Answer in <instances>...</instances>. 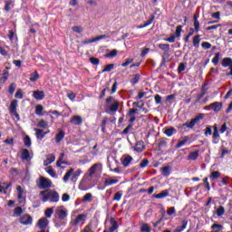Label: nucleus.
<instances>
[{
    "label": "nucleus",
    "instance_id": "1",
    "mask_svg": "<svg viewBox=\"0 0 232 232\" xmlns=\"http://www.w3.org/2000/svg\"><path fill=\"white\" fill-rule=\"evenodd\" d=\"M42 202H59V193L55 190H43L39 194Z\"/></svg>",
    "mask_w": 232,
    "mask_h": 232
},
{
    "label": "nucleus",
    "instance_id": "2",
    "mask_svg": "<svg viewBox=\"0 0 232 232\" xmlns=\"http://www.w3.org/2000/svg\"><path fill=\"white\" fill-rule=\"evenodd\" d=\"M82 174V170L81 169H78L76 171L73 169H70L63 176V180L66 184L68 180H70L71 179V181H72L73 184H75V182L79 180V177H81Z\"/></svg>",
    "mask_w": 232,
    "mask_h": 232
},
{
    "label": "nucleus",
    "instance_id": "3",
    "mask_svg": "<svg viewBox=\"0 0 232 232\" xmlns=\"http://www.w3.org/2000/svg\"><path fill=\"white\" fill-rule=\"evenodd\" d=\"M54 217L56 218L57 227H61V226H66V223L63 220L68 217V210L66 208H58L55 210Z\"/></svg>",
    "mask_w": 232,
    "mask_h": 232
},
{
    "label": "nucleus",
    "instance_id": "4",
    "mask_svg": "<svg viewBox=\"0 0 232 232\" xmlns=\"http://www.w3.org/2000/svg\"><path fill=\"white\" fill-rule=\"evenodd\" d=\"M101 169H102V165L101 163H96L93 164L89 169L88 172L85 173V175H87L88 178L93 179V177H95L97 175V173H99V171H101Z\"/></svg>",
    "mask_w": 232,
    "mask_h": 232
},
{
    "label": "nucleus",
    "instance_id": "5",
    "mask_svg": "<svg viewBox=\"0 0 232 232\" xmlns=\"http://www.w3.org/2000/svg\"><path fill=\"white\" fill-rule=\"evenodd\" d=\"M37 186L39 189H48V188H52V180L41 176L37 182Z\"/></svg>",
    "mask_w": 232,
    "mask_h": 232
},
{
    "label": "nucleus",
    "instance_id": "6",
    "mask_svg": "<svg viewBox=\"0 0 232 232\" xmlns=\"http://www.w3.org/2000/svg\"><path fill=\"white\" fill-rule=\"evenodd\" d=\"M201 119H204V114L199 113L198 116H196L194 119H192L190 121H187L186 123H183L181 125V128H195V125L198 124V122L200 121Z\"/></svg>",
    "mask_w": 232,
    "mask_h": 232
},
{
    "label": "nucleus",
    "instance_id": "7",
    "mask_svg": "<svg viewBox=\"0 0 232 232\" xmlns=\"http://www.w3.org/2000/svg\"><path fill=\"white\" fill-rule=\"evenodd\" d=\"M17 103H18L17 100H13L11 102V104L9 106V113L10 115H13L14 117H15L17 121H20L21 117L19 116V113H17V106H19Z\"/></svg>",
    "mask_w": 232,
    "mask_h": 232
},
{
    "label": "nucleus",
    "instance_id": "8",
    "mask_svg": "<svg viewBox=\"0 0 232 232\" xmlns=\"http://www.w3.org/2000/svg\"><path fill=\"white\" fill-rule=\"evenodd\" d=\"M90 182H92V179L88 178V175L84 174L78 186L79 189H81V191H88V189H90V187H88V184H90Z\"/></svg>",
    "mask_w": 232,
    "mask_h": 232
},
{
    "label": "nucleus",
    "instance_id": "9",
    "mask_svg": "<svg viewBox=\"0 0 232 232\" xmlns=\"http://www.w3.org/2000/svg\"><path fill=\"white\" fill-rule=\"evenodd\" d=\"M222 106H224L222 102H215L210 103L209 105L205 106L204 110H207L208 111L213 110L214 113H218V111L222 110Z\"/></svg>",
    "mask_w": 232,
    "mask_h": 232
},
{
    "label": "nucleus",
    "instance_id": "10",
    "mask_svg": "<svg viewBox=\"0 0 232 232\" xmlns=\"http://www.w3.org/2000/svg\"><path fill=\"white\" fill-rule=\"evenodd\" d=\"M87 218H88V215L86 214H79L76 217V218L71 222V224L74 227L84 226V223L86 222Z\"/></svg>",
    "mask_w": 232,
    "mask_h": 232
},
{
    "label": "nucleus",
    "instance_id": "11",
    "mask_svg": "<svg viewBox=\"0 0 232 232\" xmlns=\"http://www.w3.org/2000/svg\"><path fill=\"white\" fill-rule=\"evenodd\" d=\"M221 66H223V68H228L230 72H227V77H232V58H223V60L221 61Z\"/></svg>",
    "mask_w": 232,
    "mask_h": 232
},
{
    "label": "nucleus",
    "instance_id": "12",
    "mask_svg": "<svg viewBox=\"0 0 232 232\" xmlns=\"http://www.w3.org/2000/svg\"><path fill=\"white\" fill-rule=\"evenodd\" d=\"M34 159V153L30 152L28 149H22L21 150V160L24 162H30Z\"/></svg>",
    "mask_w": 232,
    "mask_h": 232
},
{
    "label": "nucleus",
    "instance_id": "13",
    "mask_svg": "<svg viewBox=\"0 0 232 232\" xmlns=\"http://www.w3.org/2000/svg\"><path fill=\"white\" fill-rule=\"evenodd\" d=\"M132 161L133 157H131L130 154H124L121 158V163L122 164L123 168H128Z\"/></svg>",
    "mask_w": 232,
    "mask_h": 232
},
{
    "label": "nucleus",
    "instance_id": "14",
    "mask_svg": "<svg viewBox=\"0 0 232 232\" xmlns=\"http://www.w3.org/2000/svg\"><path fill=\"white\" fill-rule=\"evenodd\" d=\"M50 221L46 218H42L38 220L36 227L38 229H48Z\"/></svg>",
    "mask_w": 232,
    "mask_h": 232
},
{
    "label": "nucleus",
    "instance_id": "15",
    "mask_svg": "<svg viewBox=\"0 0 232 232\" xmlns=\"http://www.w3.org/2000/svg\"><path fill=\"white\" fill-rule=\"evenodd\" d=\"M108 37H110V35L102 34L92 39L82 41V44H91V43H97V41H102V39H108Z\"/></svg>",
    "mask_w": 232,
    "mask_h": 232
},
{
    "label": "nucleus",
    "instance_id": "16",
    "mask_svg": "<svg viewBox=\"0 0 232 232\" xmlns=\"http://www.w3.org/2000/svg\"><path fill=\"white\" fill-rule=\"evenodd\" d=\"M212 142L213 144H218V142H220V134L218 133V126H217V124L214 125Z\"/></svg>",
    "mask_w": 232,
    "mask_h": 232
},
{
    "label": "nucleus",
    "instance_id": "17",
    "mask_svg": "<svg viewBox=\"0 0 232 232\" xmlns=\"http://www.w3.org/2000/svg\"><path fill=\"white\" fill-rule=\"evenodd\" d=\"M32 222L33 218L28 214H24L20 218V224H23L24 226H29L30 224H32Z\"/></svg>",
    "mask_w": 232,
    "mask_h": 232
},
{
    "label": "nucleus",
    "instance_id": "18",
    "mask_svg": "<svg viewBox=\"0 0 232 232\" xmlns=\"http://www.w3.org/2000/svg\"><path fill=\"white\" fill-rule=\"evenodd\" d=\"M188 141H189L188 136L181 137L178 140V143L176 144V150L182 148V146H186V144H188Z\"/></svg>",
    "mask_w": 232,
    "mask_h": 232
},
{
    "label": "nucleus",
    "instance_id": "19",
    "mask_svg": "<svg viewBox=\"0 0 232 232\" xmlns=\"http://www.w3.org/2000/svg\"><path fill=\"white\" fill-rule=\"evenodd\" d=\"M70 123L74 126H81V124H82V117L80 115H74L72 117Z\"/></svg>",
    "mask_w": 232,
    "mask_h": 232
},
{
    "label": "nucleus",
    "instance_id": "20",
    "mask_svg": "<svg viewBox=\"0 0 232 232\" xmlns=\"http://www.w3.org/2000/svg\"><path fill=\"white\" fill-rule=\"evenodd\" d=\"M146 150V147L144 146V141L139 140L136 142V146L134 147V151H137L138 153H142Z\"/></svg>",
    "mask_w": 232,
    "mask_h": 232
},
{
    "label": "nucleus",
    "instance_id": "21",
    "mask_svg": "<svg viewBox=\"0 0 232 232\" xmlns=\"http://www.w3.org/2000/svg\"><path fill=\"white\" fill-rule=\"evenodd\" d=\"M65 136H66V132H64V130L59 129L58 133H56V135H55V142L57 144L61 143V140H63V139H64Z\"/></svg>",
    "mask_w": 232,
    "mask_h": 232
},
{
    "label": "nucleus",
    "instance_id": "22",
    "mask_svg": "<svg viewBox=\"0 0 232 232\" xmlns=\"http://www.w3.org/2000/svg\"><path fill=\"white\" fill-rule=\"evenodd\" d=\"M53 162H55V155L48 154L46 160H44V166H49V164H52Z\"/></svg>",
    "mask_w": 232,
    "mask_h": 232
},
{
    "label": "nucleus",
    "instance_id": "23",
    "mask_svg": "<svg viewBox=\"0 0 232 232\" xmlns=\"http://www.w3.org/2000/svg\"><path fill=\"white\" fill-rule=\"evenodd\" d=\"M34 131H35L36 139H38V140H43L44 137L46 136V132H44V130L41 129L34 128Z\"/></svg>",
    "mask_w": 232,
    "mask_h": 232
},
{
    "label": "nucleus",
    "instance_id": "24",
    "mask_svg": "<svg viewBox=\"0 0 232 232\" xmlns=\"http://www.w3.org/2000/svg\"><path fill=\"white\" fill-rule=\"evenodd\" d=\"M33 97L36 99V101H43V99H44V92L34 91L33 93Z\"/></svg>",
    "mask_w": 232,
    "mask_h": 232
},
{
    "label": "nucleus",
    "instance_id": "25",
    "mask_svg": "<svg viewBox=\"0 0 232 232\" xmlns=\"http://www.w3.org/2000/svg\"><path fill=\"white\" fill-rule=\"evenodd\" d=\"M167 137H173L175 133H177V129L174 127H170L169 129H166L163 132Z\"/></svg>",
    "mask_w": 232,
    "mask_h": 232
},
{
    "label": "nucleus",
    "instance_id": "26",
    "mask_svg": "<svg viewBox=\"0 0 232 232\" xmlns=\"http://www.w3.org/2000/svg\"><path fill=\"white\" fill-rule=\"evenodd\" d=\"M200 153V150H195L188 154V160H197L198 159V155Z\"/></svg>",
    "mask_w": 232,
    "mask_h": 232
},
{
    "label": "nucleus",
    "instance_id": "27",
    "mask_svg": "<svg viewBox=\"0 0 232 232\" xmlns=\"http://www.w3.org/2000/svg\"><path fill=\"white\" fill-rule=\"evenodd\" d=\"M160 171H161V175H163V177H168L171 173V167L165 166L160 169Z\"/></svg>",
    "mask_w": 232,
    "mask_h": 232
},
{
    "label": "nucleus",
    "instance_id": "28",
    "mask_svg": "<svg viewBox=\"0 0 232 232\" xmlns=\"http://www.w3.org/2000/svg\"><path fill=\"white\" fill-rule=\"evenodd\" d=\"M169 196V191L168 189L162 190L160 193L154 195V198H164Z\"/></svg>",
    "mask_w": 232,
    "mask_h": 232
},
{
    "label": "nucleus",
    "instance_id": "29",
    "mask_svg": "<svg viewBox=\"0 0 232 232\" xmlns=\"http://www.w3.org/2000/svg\"><path fill=\"white\" fill-rule=\"evenodd\" d=\"M80 232H95V228L93 227V224H87Z\"/></svg>",
    "mask_w": 232,
    "mask_h": 232
},
{
    "label": "nucleus",
    "instance_id": "30",
    "mask_svg": "<svg viewBox=\"0 0 232 232\" xmlns=\"http://www.w3.org/2000/svg\"><path fill=\"white\" fill-rule=\"evenodd\" d=\"M45 171L48 173V175L53 177V179H57V173H55V170H53V168H52V166L47 167L45 169Z\"/></svg>",
    "mask_w": 232,
    "mask_h": 232
},
{
    "label": "nucleus",
    "instance_id": "31",
    "mask_svg": "<svg viewBox=\"0 0 232 232\" xmlns=\"http://www.w3.org/2000/svg\"><path fill=\"white\" fill-rule=\"evenodd\" d=\"M119 182V179H106L104 181L105 188L108 186H113V184H117Z\"/></svg>",
    "mask_w": 232,
    "mask_h": 232
},
{
    "label": "nucleus",
    "instance_id": "32",
    "mask_svg": "<svg viewBox=\"0 0 232 232\" xmlns=\"http://www.w3.org/2000/svg\"><path fill=\"white\" fill-rule=\"evenodd\" d=\"M192 43L195 48H198L200 46V34L194 36Z\"/></svg>",
    "mask_w": 232,
    "mask_h": 232
},
{
    "label": "nucleus",
    "instance_id": "33",
    "mask_svg": "<svg viewBox=\"0 0 232 232\" xmlns=\"http://www.w3.org/2000/svg\"><path fill=\"white\" fill-rule=\"evenodd\" d=\"M188 227V220L182 221V226L177 227L176 229L174 230L175 232H182L184 229Z\"/></svg>",
    "mask_w": 232,
    "mask_h": 232
},
{
    "label": "nucleus",
    "instance_id": "34",
    "mask_svg": "<svg viewBox=\"0 0 232 232\" xmlns=\"http://www.w3.org/2000/svg\"><path fill=\"white\" fill-rule=\"evenodd\" d=\"M139 81H140V74H134L130 79V84H132V86H135V84H137Z\"/></svg>",
    "mask_w": 232,
    "mask_h": 232
},
{
    "label": "nucleus",
    "instance_id": "35",
    "mask_svg": "<svg viewBox=\"0 0 232 232\" xmlns=\"http://www.w3.org/2000/svg\"><path fill=\"white\" fill-rule=\"evenodd\" d=\"M119 101H114L113 104L110 106V111H117L119 110Z\"/></svg>",
    "mask_w": 232,
    "mask_h": 232
},
{
    "label": "nucleus",
    "instance_id": "36",
    "mask_svg": "<svg viewBox=\"0 0 232 232\" xmlns=\"http://www.w3.org/2000/svg\"><path fill=\"white\" fill-rule=\"evenodd\" d=\"M140 231L141 232H151V227L148 223H143L140 227Z\"/></svg>",
    "mask_w": 232,
    "mask_h": 232
},
{
    "label": "nucleus",
    "instance_id": "37",
    "mask_svg": "<svg viewBox=\"0 0 232 232\" xmlns=\"http://www.w3.org/2000/svg\"><path fill=\"white\" fill-rule=\"evenodd\" d=\"M45 218H52V215H53V208H49L44 211Z\"/></svg>",
    "mask_w": 232,
    "mask_h": 232
},
{
    "label": "nucleus",
    "instance_id": "38",
    "mask_svg": "<svg viewBox=\"0 0 232 232\" xmlns=\"http://www.w3.org/2000/svg\"><path fill=\"white\" fill-rule=\"evenodd\" d=\"M8 76H9L8 71H5L3 77L0 78V83L5 84L6 81H8Z\"/></svg>",
    "mask_w": 232,
    "mask_h": 232
},
{
    "label": "nucleus",
    "instance_id": "39",
    "mask_svg": "<svg viewBox=\"0 0 232 232\" xmlns=\"http://www.w3.org/2000/svg\"><path fill=\"white\" fill-rule=\"evenodd\" d=\"M16 190L18 191V199L21 200V198H23V195H24V188L21 186H17Z\"/></svg>",
    "mask_w": 232,
    "mask_h": 232
},
{
    "label": "nucleus",
    "instance_id": "40",
    "mask_svg": "<svg viewBox=\"0 0 232 232\" xmlns=\"http://www.w3.org/2000/svg\"><path fill=\"white\" fill-rule=\"evenodd\" d=\"M158 148L159 150H164V148H168V141H166V140H160Z\"/></svg>",
    "mask_w": 232,
    "mask_h": 232
},
{
    "label": "nucleus",
    "instance_id": "41",
    "mask_svg": "<svg viewBox=\"0 0 232 232\" xmlns=\"http://www.w3.org/2000/svg\"><path fill=\"white\" fill-rule=\"evenodd\" d=\"M121 198H122V190H120L114 194V197L112 200H116V202L121 201Z\"/></svg>",
    "mask_w": 232,
    "mask_h": 232
},
{
    "label": "nucleus",
    "instance_id": "42",
    "mask_svg": "<svg viewBox=\"0 0 232 232\" xmlns=\"http://www.w3.org/2000/svg\"><path fill=\"white\" fill-rule=\"evenodd\" d=\"M219 177H220V172L212 171L210 176H209V179H210V180H217V179H218Z\"/></svg>",
    "mask_w": 232,
    "mask_h": 232
},
{
    "label": "nucleus",
    "instance_id": "43",
    "mask_svg": "<svg viewBox=\"0 0 232 232\" xmlns=\"http://www.w3.org/2000/svg\"><path fill=\"white\" fill-rule=\"evenodd\" d=\"M10 186H12V183L0 182V188L5 191V193L8 190V188H10Z\"/></svg>",
    "mask_w": 232,
    "mask_h": 232
},
{
    "label": "nucleus",
    "instance_id": "44",
    "mask_svg": "<svg viewBox=\"0 0 232 232\" xmlns=\"http://www.w3.org/2000/svg\"><path fill=\"white\" fill-rule=\"evenodd\" d=\"M24 144L26 148H30V146H32V140L30 139V136H25L24 138Z\"/></svg>",
    "mask_w": 232,
    "mask_h": 232
},
{
    "label": "nucleus",
    "instance_id": "45",
    "mask_svg": "<svg viewBox=\"0 0 232 232\" xmlns=\"http://www.w3.org/2000/svg\"><path fill=\"white\" fill-rule=\"evenodd\" d=\"M92 197H93L92 193H86L82 198V202H92Z\"/></svg>",
    "mask_w": 232,
    "mask_h": 232
},
{
    "label": "nucleus",
    "instance_id": "46",
    "mask_svg": "<svg viewBox=\"0 0 232 232\" xmlns=\"http://www.w3.org/2000/svg\"><path fill=\"white\" fill-rule=\"evenodd\" d=\"M116 229H119V224L117 223V221H113L111 223V227L107 231L108 232H114V231H116Z\"/></svg>",
    "mask_w": 232,
    "mask_h": 232
},
{
    "label": "nucleus",
    "instance_id": "47",
    "mask_svg": "<svg viewBox=\"0 0 232 232\" xmlns=\"http://www.w3.org/2000/svg\"><path fill=\"white\" fill-rule=\"evenodd\" d=\"M218 61H220V53H217L214 56V58L212 59V63L214 64V66L218 65Z\"/></svg>",
    "mask_w": 232,
    "mask_h": 232
},
{
    "label": "nucleus",
    "instance_id": "48",
    "mask_svg": "<svg viewBox=\"0 0 232 232\" xmlns=\"http://www.w3.org/2000/svg\"><path fill=\"white\" fill-rule=\"evenodd\" d=\"M211 229H214L219 232V231H222V229H224V226L215 223L211 226Z\"/></svg>",
    "mask_w": 232,
    "mask_h": 232
},
{
    "label": "nucleus",
    "instance_id": "49",
    "mask_svg": "<svg viewBox=\"0 0 232 232\" xmlns=\"http://www.w3.org/2000/svg\"><path fill=\"white\" fill-rule=\"evenodd\" d=\"M113 68H115V65L113 63L107 64L104 67V69L102 70V73H104L106 72H111V70H113Z\"/></svg>",
    "mask_w": 232,
    "mask_h": 232
},
{
    "label": "nucleus",
    "instance_id": "50",
    "mask_svg": "<svg viewBox=\"0 0 232 232\" xmlns=\"http://www.w3.org/2000/svg\"><path fill=\"white\" fill-rule=\"evenodd\" d=\"M44 110V109L43 108V105H37L36 108H35L36 115H39L40 117H42Z\"/></svg>",
    "mask_w": 232,
    "mask_h": 232
},
{
    "label": "nucleus",
    "instance_id": "51",
    "mask_svg": "<svg viewBox=\"0 0 232 232\" xmlns=\"http://www.w3.org/2000/svg\"><path fill=\"white\" fill-rule=\"evenodd\" d=\"M37 79H39V73L37 72L31 73V77H30L31 82H35Z\"/></svg>",
    "mask_w": 232,
    "mask_h": 232
},
{
    "label": "nucleus",
    "instance_id": "52",
    "mask_svg": "<svg viewBox=\"0 0 232 232\" xmlns=\"http://www.w3.org/2000/svg\"><path fill=\"white\" fill-rule=\"evenodd\" d=\"M153 21H155V14H150L149 16V20L144 23V26H150V24H151V23H153Z\"/></svg>",
    "mask_w": 232,
    "mask_h": 232
},
{
    "label": "nucleus",
    "instance_id": "53",
    "mask_svg": "<svg viewBox=\"0 0 232 232\" xmlns=\"http://www.w3.org/2000/svg\"><path fill=\"white\" fill-rule=\"evenodd\" d=\"M209 135H213V130L211 126H207L205 129V136L209 137Z\"/></svg>",
    "mask_w": 232,
    "mask_h": 232
},
{
    "label": "nucleus",
    "instance_id": "54",
    "mask_svg": "<svg viewBox=\"0 0 232 232\" xmlns=\"http://www.w3.org/2000/svg\"><path fill=\"white\" fill-rule=\"evenodd\" d=\"M159 48L164 50L165 52H169V44H160Z\"/></svg>",
    "mask_w": 232,
    "mask_h": 232
},
{
    "label": "nucleus",
    "instance_id": "55",
    "mask_svg": "<svg viewBox=\"0 0 232 232\" xmlns=\"http://www.w3.org/2000/svg\"><path fill=\"white\" fill-rule=\"evenodd\" d=\"M72 32H75L76 34H82V26L78 25V26H72Z\"/></svg>",
    "mask_w": 232,
    "mask_h": 232
},
{
    "label": "nucleus",
    "instance_id": "56",
    "mask_svg": "<svg viewBox=\"0 0 232 232\" xmlns=\"http://www.w3.org/2000/svg\"><path fill=\"white\" fill-rule=\"evenodd\" d=\"M226 213V208H224V207L220 206L218 209H217V215L218 217H222V215H224Z\"/></svg>",
    "mask_w": 232,
    "mask_h": 232
},
{
    "label": "nucleus",
    "instance_id": "57",
    "mask_svg": "<svg viewBox=\"0 0 232 232\" xmlns=\"http://www.w3.org/2000/svg\"><path fill=\"white\" fill-rule=\"evenodd\" d=\"M132 63H133V58H128L125 60L123 63H121V66L123 68H126V66H130V64H131Z\"/></svg>",
    "mask_w": 232,
    "mask_h": 232
},
{
    "label": "nucleus",
    "instance_id": "58",
    "mask_svg": "<svg viewBox=\"0 0 232 232\" xmlns=\"http://www.w3.org/2000/svg\"><path fill=\"white\" fill-rule=\"evenodd\" d=\"M229 178L228 177H224L221 179V183H219V186H227L229 184Z\"/></svg>",
    "mask_w": 232,
    "mask_h": 232
},
{
    "label": "nucleus",
    "instance_id": "59",
    "mask_svg": "<svg viewBox=\"0 0 232 232\" xmlns=\"http://www.w3.org/2000/svg\"><path fill=\"white\" fill-rule=\"evenodd\" d=\"M117 53H119V52L114 49V50L111 51L109 53H106L105 57L113 58V57H116Z\"/></svg>",
    "mask_w": 232,
    "mask_h": 232
},
{
    "label": "nucleus",
    "instance_id": "60",
    "mask_svg": "<svg viewBox=\"0 0 232 232\" xmlns=\"http://www.w3.org/2000/svg\"><path fill=\"white\" fill-rule=\"evenodd\" d=\"M180 34H182V25H178L176 27V32H175V36L176 37H180Z\"/></svg>",
    "mask_w": 232,
    "mask_h": 232
},
{
    "label": "nucleus",
    "instance_id": "61",
    "mask_svg": "<svg viewBox=\"0 0 232 232\" xmlns=\"http://www.w3.org/2000/svg\"><path fill=\"white\" fill-rule=\"evenodd\" d=\"M132 106H136L137 108H140V110H142V108H144V102H142V101L134 102Z\"/></svg>",
    "mask_w": 232,
    "mask_h": 232
},
{
    "label": "nucleus",
    "instance_id": "62",
    "mask_svg": "<svg viewBox=\"0 0 232 232\" xmlns=\"http://www.w3.org/2000/svg\"><path fill=\"white\" fill-rule=\"evenodd\" d=\"M38 126L40 128H48V121H44V120H41L39 122H38Z\"/></svg>",
    "mask_w": 232,
    "mask_h": 232
},
{
    "label": "nucleus",
    "instance_id": "63",
    "mask_svg": "<svg viewBox=\"0 0 232 232\" xmlns=\"http://www.w3.org/2000/svg\"><path fill=\"white\" fill-rule=\"evenodd\" d=\"M150 164V160L148 159H143L140 163V168H146Z\"/></svg>",
    "mask_w": 232,
    "mask_h": 232
},
{
    "label": "nucleus",
    "instance_id": "64",
    "mask_svg": "<svg viewBox=\"0 0 232 232\" xmlns=\"http://www.w3.org/2000/svg\"><path fill=\"white\" fill-rule=\"evenodd\" d=\"M15 88H16L15 83H11L10 86H9V89H8V92L11 95H14V92H15Z\"/></svg>",
    "mask_w": 232,
    "mask_h": 232
}]
</instances>
